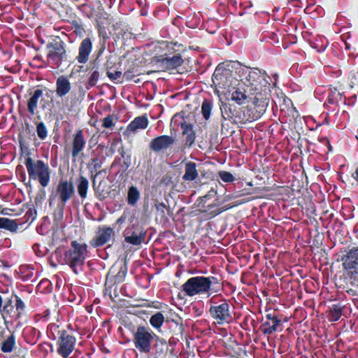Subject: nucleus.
Wrapping results in <instances>:
<instances>
[{"label":"nucleus","instance_id":"f257e3e1","mask_svg":"<svg viewBox=\"0 0 358 358\" xmlns=\"http://www.w3.org/2000/svg\"><path fill=\"white\" fill-rule=\"evenodd\" d=\"M87 253V245L85 243L73 241L71 247L64 252V263L78 274L83 270Z\"/></svg>","mask_w":358,"mask_h":358},{"label":"nucleus","instance_id":"f03ea898","mask_svg":"<svg viewBox=\"0 0 358 358\" xmlns=\"http://www.w3.org/2000/svg\"><path fill=\"white\" fill-rule=\"evenodd\" d=\"M29 179L37 180L40 185L45 187L50 180V169L48 164L42 160L34 161L31 157H28L24 162Z\"/></svg>","mask_w":358,"mask_h":358},{"label":"nucleus","instance_id":"7ed1b4c3","mask_svg":"<svg viewBox=\"0 0 358 358\" xmlns=\"http://www.w3.org/2000/svg\"><path fill=\"white\" fill-rule=\"evenodd\" d=\"M217 279L215 277L195 276L189 278L182 285V291L188 296H194L197 294L211 293V286L213 281Z\"/></svg>","mask_w":358,"mask_h":358},{"label":"nucleus","instance_id":"20e7f679","mask_svg":"<svg viewBox=\"0 0 358 358\" xmlns=\"http://www.w3.org/2000/svg\"><path fill=\"white\" fill-rule=\"evenodd\" d=\"M156 337V334L151 329L139 326L134 334L133 343L138 352L148 354L150 352L152 343Z\"/></svg>","mask_w":358,"mask_h":358},{"label":"nucleus","instance_id":"39448f33","mask_svg":"<svg viewBox=\"0 0 358 358\" xmlns=\"http://www.w3.org/2000/svg\"><path fill=\"white\" fill-rule=\"evenodd\" d=\"M210 305L209 313L218 324L230 323L233 319L229 310V305L226 299L215 301V296L209 301Z\"/></svg>","mask_w":358,"mask_h":358},{"label":"nucleus","instance_id":"423d86ee","mask_svg":"<svg viewBox=\"0 0 358 358\" xmlns=\"http://www.w3.org/2000/svg\"><path fill=\"white\" fill-rule=\"evenodd\" d=\"M342 266L348 277L358 281V247L349 250L342 258Z\"/></svg>","mask_w":358,"mask_h":358},{"label":"nucleus","instance_id":"0eeeda50","mask_svg":"<svg viewBox=\"0 0 358 358\" xmlns=\"http://www.w3.org/2000/svg\"><path fill=\"white\" fill-rule=\"evenodd\" d=\"M242 80L244 84L250 87L252 90L257 91L268 82L266 80V74L262 73L257 69L245 68L242 70Z\"/></svg>","mask_w":358,"mask_h":358},{"label":"nucleus","instance_id":"6e6552de","mask_svg":"<svg viewBox=\"0 0 358 358\" xmlns=\"http://www.w3.org/2000/svg\"><path fill=\"white\" fill-rule=\"evenodd\" d=\"M76 338L66 331H59L56 343V352L62 358H71L70 355L76 349Z\"/></svg>","mask_w":358,"mask_h":358},{"label":"nucleus","instance_id":"1a4fd4ad","mask_svg":"<svg viewBox=\"0 0 358 358\" xmlns=\"http://www.w3.org/2000/svg\"><path fill=\"white\" fill-rule=\"evenodd\" d=\"M24 309V303L19 296H16L15 305L8 303L0 310V312L6 322H13L22 317Z\"/></svg>","mask_w":358,"mask_h":358},{"label":"nucleus","instance_id":"9d476101","mask_svg":"<svg viewBox=\"0 0 358 358\" xmlns=\"http://www.w3.org/2000/svg\"><path fill=\"white\" fill-rule=\"evenodd\" d=\"M75 189L73 182L66 180H61L56 187L54 196L57 199L59 205L64 208L73 197Z\"/></svg>","mask_w":358,"mask_h":358},{"label":"nucleus","instance_id":"9b49d317","mask_svg":"<svg viewBox=\"0 0 358 358\" xmlns=\"http://www.w3.org/2000/svg\"><path fill=\"white\" fill-rule=\"evenodd\" d=\"M48 47L51 48L47 55L48 62L55 67H59L66 56L64 43L63 41L56 42L50 44Z\"/></svg>","mask_w":358,"mask_h":358},{"label":"nucleus","instance_id":"f8f14e48","mask_svg":"<svg viewBox=\"0 0 358 358\" xmlns=\"http://www.w3.org/2000/svg\"><path fill=\"white\" fill-rule=\"evenodd\" d=\"M146 231L137 228L134 224L127 227L124 231V241L133 245H139L145 241Z\"/></svg>","mask_w":358,"mask_h":358},{"label":"nucleus","instance_id":"ddd939ff","mask_svg":"<svg viewBox=\"0 0 358 358\" xmlns=\"http://www.w3.org/2000/svg\"><path fill=\"white\" fill-rule=\"evenodd\" d=\"M114 236V230L111 227H99L95 237L90 241V245L94 248H98L107 243Z\"/></svg>","mask_w":358,"mask_h":358},{"label":"nucleus","instance_id":"4468645a","mask_svg":"<svg viewBox=\"0 0 358 358\" xmlns=\"http://www.w3.org/2000/svg\"><path fill=\"white\" fill-rule=\"evenodd\" d=\"M175 138L171 136L162 135L153 138L149 147L154 152H160L170 148L175 143Z\"/></svg>","mask_w":358,"mask_h":358},{"label":"nucleus","instance_id":"2eb2a0df","mask_svg":"<svg viewBox=\"0 0 358 358\" xmlns=\"http://www.w3.org/2000/svg\"><path fill=\"white\" fill-rule=\"evenodd\" d=\"M86 141L81 129H78L73 136L71 142V156L73 161L82 152L85 147Z\"/></svg>","mask_w":358,"mask_h":358},{"label":"nucleus","instance_id":"dca6fc26","mask_svg":"<svg viewBox=\"0 0 358 358\" xmlns=\"http://www.w3.org/2000/svg\"><path fill=\"white\" fill-rule=\"evenodd\" d=\"M92 50V42L90 38H85L82 41L78 48V55L76 60L80 64H85Z\"/></svg>","mask_w":358,"mask_h":358},{"label":"nucleus","instance_id":"f3484780","mask_svg":"<svg viewBox=\"0 0 358 358\" xmlns=\"http://www.w3.org/2000/svg\"><path fill=\"white\" fill-rule=\"evenodd\" d=\"M282 322L277 316L267 314L266 321L262 325V331L264 334H271L278 330Z\"/></svg>","mask_w":358,"mask_h":358},{"label":"nucleus","instance_id":"a211bd4d","mask_svg":"<svg viewBox=\"0 0 358 358\" xmlns=\"http://www.w3.org/2000/svg\"><path fill=\"white\" fill-rule=\"evenodd\" d=\"M56 94L59 97H63L69 94L71 89L69 79L64 76H60L56 80Z\"/></svg>","mask_w":358,"mask_h":358},{"label":"nucleus","instance_id":"6ab92c4d","mask_svg":"<svg viewBox=\"0 0 358 358\" xmlns=\"http://www.w3.org/2000/svg\"><path fill=\"white\" fill-rule=\"evenodd\" d=\"M158 62H160L166 69L173 70L180 66L183 63V59L180 55H176L171 57L159 59Z\"/></svg>","mask_w":358,"mask_h":358},{"label":"nucleus","instance_id":"aec40b11","mask_svg":"<svg viewBox=\"0 0 358 358\" xmlns=\"http://www.w3.org/2000/svg\"><path fill=\"white\" fill-rule=\"evenodd\" d=\"M148 126V120L146 116H138L135 117L127 127L129 133H135L139 129H145Z\"/></svg>","mask_w":358,"mask_h":358},{"label":"nucleus","instance_id":"412c9836","mask_svg":"<svg viewBox=\"0 0 358 358\" xmlns=\"http://www.w3.org/2000/svg\"><path fill=\"white\" fill-rule=\"evenodd\" d=\"M342 94L335 87H329L324 106L333 108L342 101Z\"/></svg>","mask_w":358,"mask_h":358},{"label":"nucleus","instance_id":"4be33fe9","mask_svg":"<svg viewBox=\"0 0 358 358\" xmlns=\"http://www.w3.org/2000/svg\"><path fill=\"white\" fill-rule=\"evenodd\" d=\"M199 176L196 170V164L193 162H188L185 166V173L182 176V180L185 181H193Z\"/></svg>","mask_w":358,"mask_h":358},{"label":"nucleus","instance_id":"5701e85b","mask_svg":"<svg viewBox=\"0 0 358 358\" xmlns=\"http://www.w3.org/2000/svg\"><path fill=\"white\" fill-rule=\"evenodd\" d=\"M76 187L79 196L82 200L87 198L89 189V181L87 178L80 176L76 180Z\"/></svg>","mask_w":358,"mask_h":358},{"label":"nucleus","instance_id":"b1692460","mask_svg":"<svg viewBox=\"0 0 358 358\" xmlns=\"http://www.w3.org/2000/svg\"><path fill=\"white\" fill-rule=\"evenodd\" d=\"M43 95V91L40 89L36 90L27 101V109L29 113L34 115L36 113L39 98Z\"/></svg>","mask_w":358,"mask_h":358},{"label":"nucleus","instance_id":"393cba45","mask_svg":"<svg viewBox=\"0 0 358 358\" xmlns=\"http://www.w3.org/2000/svg\"><path fill=\"white\" fill-rule=\"evenodd\" d=\"M181 128L182 129V134L185 135L186 143L190 147L192 146L196 139V134L193 129V125L187 124L185 122L181 123Z\"/></svg>","mask_w":358,"mask_h":358},{"label":"nucleus","instance_id":"a878e982","mask_svg":"<svg viewBox=\"0 0 358 358\" xmlns=\"http://www.w3.org/2000/svg\"><path fill=\"white\" fill-rule=\"evenodd\" d=\"M228 74V70H223L220 67H217L212 77L213 83L216 85H219L220 87H224L225 84L223 80L227 78Z\"/></svg>","mask_w":358,"mask_h":358},{"label":"nucleus","instance_id":"bb28decb","mask_svg":"<svg viewBox=\"0 0 358 358\" xmlns=\"http://www.w3.org/2000/svg\"><path fill=\"white\" fill-rule=\"evenodd\" d=\"M20 278L23 281L32 280L34 267L32 265H22L19 267Z\"/></svg>","mask_w":358,"mask_h":358},{"label":"nucleus","instance_id":"cd10ccee","mask_svg":"<svg viewBox=\"0 0 358 358\" xmlns=\"http://www.w3.org/2000/svg\"><path fill=\"white\" fill-rule=\"evenodd\" d=\"M17 224L15 220L7 217H0V229H4L11 232H15L17 230Z\"/></svg>","mask_w":358,"mask_h":358},{"label":"nucleus","instance_id":"c85d7f7f","mask_svg":"<svg viewBox=\"0 0 358 358\" xmlns=\"http://www.w3.org/2000/svg\"><path fill=\"white\" fill-rule=\"evenodd\" d=\"M140 198V192L138 189L131 186L128 189L127 202L131 206H135Z\"/></svg>","mask_w":358,"mask_h":358},{"label":"nucleus","instance_id":"c756f323","mask_svg":"<svg viewBox=\"0 0 358 358\" xmlns=\"http://www.w3.org/2000/svg\"><path fill=\"white\" fill-rule=\"evenodd\" d=\"M342 315V308L338 304H334L329 309L328 318L331 322L338 321Z\"/></svg>","mask_w":358,"mask_h":358},{"label":"nucleus","instance_id":"7c9ffc66","mask_svg":"<svg viewBox=\"0 0 358 358\" xmlns=\"http://www.w3.org/2000/svg\"><path fill=\"white\" fill-rule=\"evenodd\" d=\"M213 107V101L210 99H204L202 102L201 113L206 120H208L210 118Z\"/></svg>","mask_w":358,"mask_h":358},{"label":"nucleus","instance_id":"2f4dec72","mask_svg":"<svg viewBox=\"0 0 358 358\" xmlns=\"http://www.w3.org/2000/svg\"><path fill=\"white\" fill-rule=\"evenodd\" d=\"M15 345V337L14 334H11L3 342L1 350L3 352H10L13 351Z\"/></svg>","mask_w":358,"mask_h":358},{"label":"nucleus","instance_id":"473e14b6","mask_svg":"<svg viewBox=\"0 0 358 358\" xmlns=\"http://www.w3.org/2000/svg\"><path fill=\"white\" fill-rule=\"evenodd\" d=\"M247 97L248 96L245 93L239 90H234L231 94V100L238 105L243 104L247 99Z\"/></svg>","mask_w":358,"mask_h":358},{"label":"nucleus","instance_id":"72a5a7b5","mask_svg":"<svg viewBox=\"0 0 358 358\" xmlns=\"http://www.w3.org/2000/svg\"><path fill=\"white\" fill-rule=\"evenodd\" d=\"M164 322V317L160 312L152 315L150 319V324L155 329H159Z\"/></svg>","mask_w":358,"mask_h":358},{"label":"nucleus","instance_id":"f704fd0d","mask_svg":"<svg viewBox=\"0 0 358 358\" xmlns=\"http://www.w3.org/2000/svg\"><path fill=\"white\" fill-rule=\"evenodd\" d=\"M102 164L103 162L101 159L94 157L91 159L90 162L87 165V168L92 174L96 172V171L101 167Z\"/></svg>","mask_w":358,"mask_h":358},{"label":"nucleus","instance_id":"c9c22d12","mask_svg":"<svg viewBox=\"0 0 358 358\" xmlns=\"http://www.w3.org/2000/svg\"><path fill=\"white\" fill-rule=\"evenodd\" d=\"M36 132L38 136L42 140L47 137L48 132L43 122H40L37 124Z\"/></svg>","mask_w":358,"mask_h":358},{"label":"nucleus","instance_id":"e433bc0d","mask_svg":"<svg viewBox=\"0 0 358 358\" xmlns=\"http://www.w3.org/2000/svg\"><path fill=\"white\" fill-rule=\"evenodd\" d=\"M220 178L224 182H232L234 180V176L228 171H220L218 173Z\"/></svg>","mask_w":358,"mask_h":358},{"label":"nucleus","instance_id":"4c0bfd02","mask_svg":"<svg viewBox=\"0 0 358 358\" xmlns=\"http://www.w3.org/2000/svg\"><path fill=\"white\" fill-rule=\"evenodd\" d=\"M114 125L113 116L111 115H108L102 120V127L106 129L112 128Z\"/></svg>","mask_w":358,"mask_h":358},{"label":"nucleus","instance_id":"58836bf2","mask_svg":"<svg viewBox=\"0 0 358 358\" xmlns=\"http://www.w3.org/2000/svg\"><path fill=\"white\" fill-rule=\"evenodd\" d=\"M99 78V71H92L91 75H90V78H89V82H88L89 85L90 87L94 86L96 84Z\"/></svg>","mask_w":358,"mask_h":358},{"label":"nucleus","instance_id":"ea45409f","mask_svg":"<svg viewBox=\"0 0 358 358\" xmlns=\"http://www.w3.org/2000/svg\"><path fill=\"white\" fill-rule=\"evenodd\" d=\"M155 206L158 213H160L163 215H164L165 210L166 209V204H164V203H156L155 204Z\"/></svg>","mask_w":358,"mask_h":358},{"label":"nucleus","instance_id":"a19ab883","mask_svg":"<svg viewBox=\"0 0 358 358\" xmlns=\"http://www.w3.org/2000/svg\"><path fill=\"white\" fill-rule=\"evenodd\" d=\"M121 75H122V73H121V71H115L114 72H110V71L107 72L108 77L112 80H115L120 78Z\"/></svg>","mask_w":358,"mask_h":358},{"label":"nucleus","instance_id":"79ce46f5","mask_svg":"<svg viewBox=\"0 0 358 358\" xmlns=\"http://www.w3.org/2000/svg\"><path fill=\"white\" fill-rule=\"evenodd\" d=\"M266 108L264 106H262L259 108V110L257 114L253 115V120H257L265 112Z\"/></svg>","mask_w":358,"mask_h":358},{"label":"nucleus","instance_id":"37998d69","mask_svg":"<svg viewBox=\"0 0 358 358\" xmlns=\"http://www.w3.org/2000/svg\"><path fill=\"white\" fill-rule=\"evenodd\" d=\"M127 215L125 213H124L117 220L116 224H122L127 220Z\"/></svg>","mask_w":358,"mask_h":358},{"label":"nucleus","instance_id":"c03bdc74","mask_svg":"<svg viewBox=\"0 0 358 358\" xmlns=\"http://www.w3.org/2000/svg\"><path fill=\"white\" fill-rule=\"evenodd\" d=\"M352 178L356 181L357 184L358 185V167L356 169L355 171L352 174Z\"/></svg>","mask_w":358,"mask_h":358},{"label":"nucleus","instance_id":"a18cd8bd","mask_svg":"<svg viewBox=\"0 0 358 358\" xmlns=\"http://www.w3.org/2000/svg\"><path fill=\"white\" fill-rule=\"evenodd\" d=\"M222 212V210H220V209H217L215 210H214L213 213H212V216L214 217L215 215H219L220 213Z\"/></svg>","mask_w":358,"mask_h":358},{"label":"nucleus","instance_id":"49530a36","mask_svg":"<svg viewBox=\"0 0 358 358\" xmlns=\"http://www.w3.org/2000/svg\"><path fill=\"white\" fill-rule=\"evenodd\" d=\"M43 284H45V285H47L48 286H49V285H50V281H49V280H42V281L40 282L39 286L42 285Z\"/></svg>","mask_w":358,"mask_h":358},{"label":"nucleus","instance_id":"de8ad7c7","mask_svg":"<svg viewBox=\"0 0 358 358\" xmlns=\"http://www.w3.org/2000/svg\"><path fill=\"white\" fill-rule=\"evenodd\" d=\"M325 48H326V45H324H324H322V48H321L320 50H319L318 51H320H320H324V50H325Z\"/></svg>","mask_w":358,"mask_h":358}]
</instances>
